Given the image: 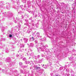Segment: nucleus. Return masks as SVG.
<instances>
[{
    "mask_svg": "<svg viewBox=\"0 0 76 76\" xmlns=\"http://www.w3.org/2000/svg\"><path fill=\"white\" fill-rule=\"evenodd\" d=\"M37 46H38V45H37L36 46H37Z\"/></svg>",
    "mask_w": 76,
    "mask_h": 76,
    "instance_id": "4c0bfd02",
    "label": "nucleus"
},
{
    "mask_svg": "<svg viewBox=\"0 0 76 76\" xmlns=\"http://www.w3.org/2000/svg\"><path fill=\"white\" fill-rule=\"evenodd\" d=\"M46 47H48V45L46 46Z\"/></svg>",
    "mask_w": 76,
    "mask_h": 76,
    "instance_id": "c9c22d12",
    "label": "nucleus"
},
{
    "mask_svg": "<svg viewBox=\"0 0 76 76\" xmlns=\"http://www.w3.org/2000/svg\"><path fill=\"white\" fill-rule=\"evenodd\" d=\"M25 21H26V22H28V20H25Z\"/></svg>",
    "mask_w": 76,
    "mask_h": 76,
    "instance_id": "aec40b11",
    "label": "nucleus"
},
{
    "mask_svg": "<svg viewBox=\"0 0 76 76\" xmlns=\"http://www.w3.org/2000/svg\"><path fill=\"white\" fill-rule=\"evenodd\" d=\"M31 58L30 57V58Z\"/></svg>",
    "mask_w": 76,
    "mask_h": 76,
    "instance_id": "ea45409f",
    "label": "nucleus"
},
{
    "mask_svg": "<svg viewBox=\"0 0 76 76\" xmlns=\"http://www.w3.org/2000/svg\"><path fill=\"white\" fill-rule=\"evenodd\" d=\"M24 25H28V24H26V23H24Z\"/></svg>",
    "mask_w": 76,
    "mask_h": 76,
    "instance_id": "412c9836",
    "label": "nucleus"
},
{
    "mask_svg": "<svg viewBox=\"0 0 76 76\" xmlns=\"http://www.w3.org/2000/svg\"><path fill=\"white\" fill-rule=\"evenodd\" d=\"M25 17L26 18H28L29 15L28 14H26L25 15Z\"/></svg>",
    "mask_w": 76,
    "mask_h": 76,
    "instance_id": "f03ea898",
    "label": "nucleus"
},
{
    "mask_svg": "<svg viewBox=\"0 0 76 76\" xmlns=\"http://www.w3.org/2000/svg\"><path fill=\"white\" fill-rule=\"evenodd\" d=\"M19 65L20 66H22V63H19Z\"/></svg>",
    "mask_w": 76,
    "mask_h": 76,
    "instance_id": "0eeeda50",
    "label": "nucleus"
},
{
    "mask_svg": "<svg viewBox=\"0 0 76 76\" xmlns=\"http://www.w3.org/2000/svg\"><path fill=\"white\" fill-rule=\"evenodd\" d=\"M37 34L38 35H39V33L38 32H37Z\"/></svg>",
    "mask_w": 76,
    "mask_h": 76,
    "instance_id": "9b49d317",
    "label": "nucleus"
},
{
    "mask_svg": "<svg viewBox=\"0 0 76 76\" xmlns=\"http://www.w3.org/2000/svg\"><path fill=\"white\" fill-rule=\"evenodd\" d=\"M12 37V35L10 34L9 35V37H10V38H11V37Z\"/></svg>",
    "mask_w": 76,
    "mask_h": 76,
    "instance_id": "1a4fd4ad",
    "label": "nucleus"
},
{
    "mask_svg": "<svg viewBox=\"0 0 76 76\" xmlns=\"http://www.w3.org/2000/svg\"><path fill=\"white\" fill-rule=\"evenodd\" d=\"M27 63H28V61H26V63L28 64Z\"/></svg>",
    "mask_w": 76,
    "mask_h": 76,
    "instance_id": "a878e982",
    "label": "nucleus"
},
{
    "mask_svg": "<svg viewBox=\"0 0 76 76\" xmlns=\"http://www.w3.org/2000/svg\"><path fill=\"white\" fill-rule=\"evenodd\" d=\"M37 68L38 69H41V68L39 67H37Z\"/></svg>",
    "mask_w": 76,
    "mask_h": 76,
    "instance_id": "9d476101",
    "label": "nucleus"
},
{
    "mask_svg": "<svg viewBox=\"0 0 76 76\" xmlns=\"http://www.w3.org/2000/svg\"><path fill=\"white\" fill-rule=\"evenodd\" d=\"M9 58V59H10V58Z\"/></svg>",
    "mask_w": 76,
    "mask_h": 76,
    "instance_id": "7c9ffc66",
    "label": "nucleus"
},
{
    "mask_svg": "<svg viewBox=\"0 0 76 76\" xmlns=\"http://www.w3.org/2000/svg\"><path fill=\"white\" fill-rule=\"evenodd\" d=\"M6 51H7V52H6L7 53H8V50H6Z\"/></svg>",
    "mask_w": 76,
    "mask_h": 76,
    "instance_id": "4be33fe9",
    "label": "nucleus"
},
{
    "mask_svg": "<svg viewBox=\"0 0 76 76\" xmlns=\"http://www.w3.org/2000/svg\"><path fill=\"white\" fill-rule=\"evenodd\" d=\"M13 39H14V40H15V41L16 40V38L15 37H14Z\"/></svg>",
    "mask_w": 76,
    "mask_h": 76,
    "instance_id": "6e6552de",
    "label": "nucleus"
},
{
    "mask_svg": "<svg viewBox=\"0 0 76 76\" xmlns=\"http://www.w3.org/2000/svg\"><path fill=\"white\" fill-rule=\"evenodd\" d=\"M66 71H67V72H69V71H68V70H67V69H66Z\"/></svg>",
    "mask_w": 76,
    "mask_h": 76,
    "instance_id": "5701e85b",
    "label": "nucleus"
},
{
    "mask_svg": "<svg viewBox=\"0 0 76 76\" xmlns=\"http://www.w3.org/2000/svg\"><path fill=\"white\" fill-rule=\"evenodd\" d=\"M22 18H23V16H22Z\"/></svg>",
    "mask_w": 76,
    "mask_h": 76,
    "instance_id": "473e14b6",
    "label": "nucleus"
},
{
    "mask_svg": "<svg viewBox=\"0 0 76 76\" xmlns=\"http://www.w3.org/2000/svg\"><path fill=\"white\" fill-rule=\"evenodd\" d=\"M21 41H22V39H21Z\"/></svg>",
    "mask_w": 76,
    "mask_h": 76,
    "instance_id": "72a5a7b5",
    "label": "nucleus"
},
{
    "mask_svg": "<svg viewBox=\"0 0 76 76\" xmlns=\"http://www.w3.org/2000/svg\"><path fill=\"white\" fill-rule=\"evenodd\" d=\"M23 40L24 42L25 43H26V42H28V39L26 38H23Z\"/></svg>",
    "mask_w": 76,
    "mask_h": 76,
    "instance_id": "f257e3e1",
    "label": "nucleus"
},
{
    "mask_svg": "<svg viewBox=\"0 0 76 76\" xmlns=\"http://www.w3.org/2000/svg\"><path fill=\"white\" fill-rule=\"evenodd\" d=\"M33 46H34V44L33 43H31L30 44V46L31 47H33Z\"/></svg>",
    "mask_w": 76,
    "mask_h": 76,
    "instance_id": "20e7f679",
    "label": "nucleus"
},
{
    "mask_svg": "<svg viewBox=\"0 0 76 76\" xmlns=\"http://www.w3.org/2000/svg\"><path fill=\"white\" fill-rule=\"evenodd\" d=\"M31 39H32V40H34V37H31Z\"/></svg>",
    "mask_w": 76,
    "mask_h": 76,
    "instance_id": "f8f14e48",
    "label": "nucleus"
},
{
    "mask_svg": "<svg viewBox=\"0 0 76 76\" xmlns=\"http://www.w3.org/2000/svg\"><path fill=\"white\" fill-rule=\"evenodd\" d=\"M44 48H45V46H44Z\"/></svg>",
    "mask_w": 76,
    "mask_h": 76,
    "instance_id": "58836bf2",
    "label": "nucleus"
},
{
    "mask_svg": "<svg viewBox=\"0 0 76 76\" xmlns=\"http://www.w3.org/2000/svg\"><path fill=\"white\" fill-rule=\"evenodd\" d=\"M42 55H44V54H42Z\"/></svg>",
    "mask_w": 76,
    "mask_h": 76,
    "instance_id": "e433bc0d",
    "label": "nucleus"
},
{
    "mask_svg": "<svg viewBox=\"0 0 76 76\" xmlns=\"http://www.w3.org/2000/svg\"><path fill=\"white\" fill-rule=\"evenodd\" d=\"M23 2H24V3H26V1L25 0L24 1H23Z\"/></svg>",
    "mask_w": 76,
    "mask_h": 76,
    "instance_id": "a211bd4d",
    "label": "nucleus"
},
{
    "mask_svg": "<svg viewBox=\"0 0 76 76\" xmlns=\"http://www.w3.org/2000/svg\"><path fill=\"white\" fill-rule=\"evenodd\" d=\"M24 7H25V8H26V5H25L24 6Z\"/></svg>",
    "mask_w": 76,
    "mask_h": 76,
    "instance_id": "b1692460",
    "label": "nucleus"
},
{
    "mask_svg": "<svg viewBox=\"0 0 76 76\" xmlns=\"http://www.w3.org/2000/svg\"><path fill=\"white\" fill-rule=\"evenodd\" d=\"M35 44H36V45H37V44H38V41L37 40H36L35 41Z\"/></svg>",
    "mask_w": 76,
    "mask_h": 76,
    "instance_id": "39448f33",
    "label": "nucleus"
},
{
    "mask_svg": "<svg viewBox=\"0 0 76 76\" xmlns=\"http://www.w3.org/2000/svg\"><path fill=\"white\" fill-rule=\"evenodd\" d=\"M50 75H53V73H51Z\"/></svg>",
    "mask_w": 76,
    "mask_h": 76,
    "instance_id": "2f4dec72",
    "label": "nucleus"
},
{
    "mask_svg": "<svg viewBox=\"0 0 76 76\" xmlns=\"http://www.w3.org/2000/svg\"><path fill=\"white\" fill-rule=\"evenodd\" d=\"M42 67H44V68H45V69H47V67H45V66L44 65H42Z\"/></svg>",
    "mask_w": 76,
    "mask_h": 76,
    "instance_id": "423d86ee",
    "label": "nucleus"
},
{
    "mask_svg": "<svg viewBox=\"0 0 76 76\" xmlns=\"http://www.w3.org/2000/svg\"><path fill=\"white\" fill-rule=\"evenodd\" d=\"M16 20H15V23H16V22H16Z\"/></svg>",
    "mask_w": 76,
    "mask_h": 76,
    "instance_id": "c85d7f7f",
    "label": "nucleus"
},
{
    "mask_svg": "<svg viewBox=\"0 0 76 76\" xmlns=\"http://www.w3.org/2000/svg\"><path fill=\"white\" fill-rule=\"evenodd\" d=\"M70 75V74H68L67 75V76H69Z\"/></svg>",
    "mask_w": 76,
    "mask_h": 76,
    "instance_id": "dca6fc26",
    "label": "nucleus"
},
{
    "mask_svg": "<svg viewBox=\"0 0 76 76\" xmlns=\"http://www.w3.org/2000/svg\"><path fill=\"white\" fill-rule=\"evenodd\" d=\"M27 32L28 34H29V33L31 32V30L30 29L28 30L27 31Z\"/></svg>",
    "mask_w": 76,
    "mask_h": 76,
    "instance_id": "7ed1b4c3",
    "label": "nucleus"
},
{
    "mask_svg": "<svg viewBox=\"0 0 76 76\" xmlns=\"http://www.w3.org/2000/svg\"><path fill=\"white\" fill-rule=\"evenodd\" d=\"M30 63V62L29 61H27V63H28V64H29Z\"/></svg>",
    "mask_w": 76,
    "mask_h": 76,
    "instance_id": "4468645a",
    "label": "nucleus"
},
{
    "mask_svg": "<svg viewBox=\"0 0 76 76\" xmlns=\"http://www.w3.org/2000/svg\"><path fill=\"white\" fill-rule=\"evenodd\" d=\"M34 54V53H31V54L32 55V54Z\"/></svg>",
    "mask_w": 76,
    "mask_h": 76,
    "instance_id": "c756f323",
    "label": "nucleus"
},
{
    "mask_svg": "<svg viewBox=\"0 0 76 76\" xmlns=\"http://www.w3.org/2000/svg\"><path fill=\"white\" fill-rule=\"evenodd\" d=\"M38 57L39 58V57H40V56H39V55H38Z\"/></svg>",
    "mask_w": 76,
    "mask_h": 76,
    "instance_id": "393cba45",
    "label": "nucleus"
},
{
    "mask_svg": "<svg viewBox=\"0 0 76 76\" xmlns=\"http://www.w3.org/2000/svg\"><path fill=\"white\" fill-rule=\"evenodd\" d=\"M36 16H37V15H36Z\"/></svg>",
    "mask_w": 76,
    "mask_h": 76,
    "instance_id": "f704fd0d",
    "label": "nucleus"
},
{
    "mask_svg": "<svg viewBox=\"0 0 76 76\" xmlns=\"http://www.w3.org/2000/svg\"><path fill=\"white\" fill-rule=\"evenodd\" d=\"M32 25L33 26H34V24L33 23V24H32Z\"/></svg>",
    "mask_w": 76,
    "mask_h": 76,
    "instance_id": "bb28decb",
    "label": "nucleus"
},
{
    "mask_svg": "<svg viewBox=\"0 0 76 76\" xmlns=\"http://www.w3.org/2000/svg\"><path fill=\"white\" fill-rule=\"evenodd\" d=\"M37 36L38 37V38H39V37H40V36L38 35V34H37Z\"/></svg>",
    "mask_w": 76,
    "mask_h": 76,
    "instance_id": "ddd939ff",
    "label": "nucleus"
},
{
    "mask_svg": "<svg viewBox=\"0 0 76 76\" xmlns=\"http://www.w3.org/2000/svg\"><path fill=\"white\" fill-rule=\"evenodd\" d=\"M23 5H21V8H22V7H23Z\"/></svg>",
    "mask_w": 76,
    "mask_h": 76,
    "instance_id": "cd10ccee",
    "label": "nucleus"
},
{
    "mask_svg": "<svg viewBox=\"0 0 76 76\" xmlns=\"http://www.w3.org/2000/svg\"><path fill=\"white\" fill-rule=\"evenodd\" d=\"M39 48H38L37 49V51L39 52Z\"/></svg>",
    "mask_w": 76,
    "mask_h": 76,
    "instance_id": "f3484780",
    "label": "nucleus"
},
{
    "mask_svg": "<svg viewBox=\"0 0 76 76\" xmlns=\"http://www.w3.org/2000/svg\"><path fill=\"white\" fill-rule=\"evenodd\" d=\"M23 60H25V58H23Z\"/></svg>",
    "mask_w": 76,
    "mask_h": 76,
    "instance_id": "6ab92c4d",
    "label": "nucleus"
},
{
    "mask_svg": "<svg viewBox=\"0 0 76 76\" xmlns=\"http://www.w3.org/2000/svg\"><path fill=\"white\" fill-rule=\"evenodd\" d=\"M56 76H60V75L59 74H58V75H56Z\"/></svg>",
    "mask_w": 76,
    "mask_h": 76,
    "instance_id": "2eb2a0df",
    "label": "nucleus"
}]
</instances>
